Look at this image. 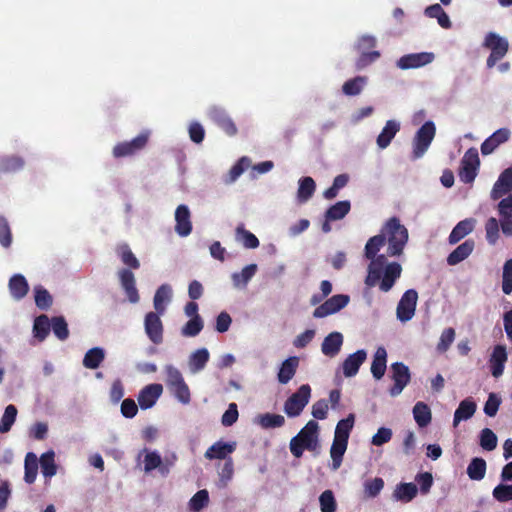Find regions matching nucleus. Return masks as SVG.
<instances>
[{
  "label": "nucleus",
  "mask_w": 512,
  "mask_h": 512,
  "mask_svg": "<svg viewBox=\"0 0 512 512\" xmlns=\"http://www.w3.org/2000/svg\"><path fill=\"white\" fill-rule=\"evenodd\" d=\"M169 390L181 403L188 404L190 402V390L184 380L179 384L171 386Z\"/></svg>",
  "instance_id": "56"
},
{
  "label": "nucleus",
  "mask_w": 512,
  "mask_h": 512,
  "mask_svg": "<svg viewBox=\"0 0 512 512\" xmlns=\"http://www.w3.org/2000/svg\"><path fill=\"white\" fill-rule=\"evenodd\" d=\"M400 130V124L395 120H388L382 131L377 137V145L380 149L387 148L397 132Z\"/></svg>",
  "instance_id": "28"
},
{
  "label": "nucleus",
  "mask_w": 512,
  "mask_h": 512,
  "mask_svg": "<svg viewBox=\"0 0 512 512\" xmlns=\"http://www.w3.org/2000/svg\"><path fill=\"white\" fill-rule=\"evenodd\" d=\"M418 300V293L414 289H408L402 295L398 302L396 313L397 318L401 322H407L411 320L415 314L416 305Z\"/></svg>",
  "instance_id": "10"
},
{
  "label": "nucleus",
  "mask_w": 512,
  "mask_h": 512,
  "mask_svg": "<svg viewBox=\"0 0 512 512\" xmlns=\"http://www.w3.org/2000/svg\"><path fill=\"white\" fill-rule=\"evenodd\" d=\"M249 166L250 160L247 157L240 158L229 170L225 182L233 183Z\"/></svg>",
  "instance_id": "52"
},
{
  "label": "nucleus",
  "mask_w": 512,
  "mask_h": 512,
  "mask_svg": "<svg viewBox=\"0 0 512 512\" xmlns=\"http://www.w3.org/2000/svg\"><path fill=\"white\" fill-rule=\"evenodd\" d=\"M9 290L13 298L20 300L26 296L29 290L25 277L21 274H15L9 280Z\"/></svg>",
  "instance_id": "31"
},
{
  "label": "nucleus",
  "mask_w": 512,
  "mask_h": 512,
  "mask_svg": "<svg viewBox=\"0 0 512 512\" xmlns=\"http://www.w3.org/2000/svg\"><path fill=\"white\" fill-rule=\"evenodd\" d=\"M12 243V233L7 219L0 215V244L4 248L10 247Z\"/></svg>",
  "instance_id": "63"
},
{
  "label": "nucleus",
  "mask_w": 512,
  "mask_h": 512,
  "mask_svg": "<svg viewBox=\"0 0 512 512\" xmlns=\"http://www.w3.org/2000/svg\"><path fill=\"white\" fill-rule=\"evenodd\" d=\"M417 492L418 488L416 484L412 482L400 483L395 487L393 491V498L397 501L408 503L416 497Z\"/></svg>",
  "instance_id": "30"
},
{
  "label": "nucleus",
  "mask_w": 512,
  "mask_h": 512,
  "mask_svg": "<svg viewBox=\"0 0 512 512\" xmlns=\"http://www.w3.org/2000/svg\"><path fill=\"white\" fill-rule=\"evenodd\" d=\"M366 83V77L356 76L352 79L347 80L343 86L342 91L347 96H356L361 93Z\"/></svg>",
  "instance_id": "45"
},
{
  "label": "nucleus",
  "mask_w": 512,
  "mask_h": 512,
  "mask_svg": "<svg viewBox=\"0 0 512 512\" xmlns=\"http://www.w3.org/2000/svg\"><path fill=\"white\" fill-rule=\"evenodd\" d=\"M475 222L473 218H467L458 222L449 235V243L456 244L470 234L475 227Z\"/></svg>",
  "instance_id": "26"
},
{
  "label": "nucleus",
  "mask_w": 512,
  "mask_h": 512,
  "mask_svg": "<svg viewBox=\"0 0 512 512\" xmlns=\"http://www.w3.org/2000/svg\"><path fill=\"white\" fill-rule=\"evenodd\" d=\"M510 135L511 133L508 128H500L496 130L481 144V153L483 155H489L493 153L498 146L509 140Z\"/></svg>",
  "instance_id": "19"
},
{
  "label": "nucleus",
  "mask_w": 512,
  "mask_h": 512,
  "mask_svg": "<svg viewBox=\"0 0 512 512\" xmlns=\"http://www.w3.org/2000/svg\"><path fill=\"white\" fill-rule=\"evenodd\" d=\"M148 139L149 132L145 131L140 133L131 141L120 142L114 146L113 156L115 158L133 156L145 148L148 143Z\"/></svg>",
  "instance_id": "9"
},
{
  "label": "nucleus",
  "mask_w": 512,
  "mask_h": 512,
  "mask_svg": "<svg viewBox=\"0 0 512 512\" xmlns=\"http://www.w3.org/2000/svg\"><path fill=\"white\" fill-rule=\"evenodd\" d=\"M24 468V479L28 484H32L35 481L38 472V458L33 452L26 454Z\"/></svg>",
  "instance_id": "43"
},
{
  "label": "nucleus",
  "mask_w": 512,
  "mask_h": 512,
  "mask_svg": "<svg viewBox=\"0 0 512 512\" xmlns=\"http://www.w3.org/2000/svg\"><path fill=\"white\" fill-rule=\"evenodd\" d=\"M41 472L44 477L50 478L56 474V465L54 461V452L48 451L41 455L39 459Z\"/></svg>",
  "instance_id": "46"
},
{
  "label": "nucleus",
  "mask_w": 512,
  "mask_h": 512,
  "mask_svg": "<svg viewBox=\"0 0 512 512\" xmlns=\"http://www.w3.org/2000/svg\"><path fill=\"white\" fill-rule=\"evenodd\" d=\"M163 392L161 384L153 383L145 386L138 394V403L141 409H149L155 405Z\"/></svg>",
  "instance_id": "17"
},
{
  "label": "nucleus",
  "mask_w": 512,
  "mask_h": 512,
  "mask_svg": "<svg viewBox=\"0 0 512 512\" xmlns=\"http://www.w3.org/2000/svg\"><path fill=\"white\" fill-rule=\"evenodd\" d=\"M209 358L210 354L206 348H200L193 352L189 357V368L191 372L196 373L203 370Z\"/></svg>",
  "instance_id": "35"
},
{
  "label": "nucleus",
  "mask_w": 512,
  "mask_h": 512,
  "mask_svg": "<svg viewBox=\"0 0 512 512\" xmlns=\"http://www.w3.org/2000/svg\"><path fill=\"white\" fill-rule=\"evenodd\" d=\"M51 330V323L46 315H40L35 318L33 325V333L35 338L43 341Z\"/></svg>",
  "instance_id": "44"
},
{
  "label": "nucleus",
  "mask_w": 512,
  "mask_h": 512,
  "mask_svg": "<svg viewBox=\"0 0 512 512\" xmlns=\"http://www.w3.org/2000/svg\"><path fill=\"white\" fill-rule=\"evenodd\" d=\"M35 303L39 309L46 310L52 305V297L50 293L42 286H37L34 289Z\"/></svg>",
  "instance_id": "54"
},
{
  "label": "nucleus",
  "mask_w": 512,
  "mask_h": 512,
  "mask_svg": "<svg viewBox=\"0 0 512 512\" xmlns=\"http://www.w3.org/2000/svg\"><path fill=\"white\" fill-rule=\"evenodd\" d=\"M387 352L384 347H378L371 364V373L376 380H380L386 371Z\"/></svg>",
  "instance_id": "29"
},
{
  "label": "nucleus",
  "mask_w": 512,
  "mask_h": 512,
  "mask_svg": "<svg viewBox=\"0 0 512 512\" xmlns=\"http://www.w3.org/2000/svg\"><path fill=\"white\" fill-rule=\"evenodd\" d=\"M318 429V423L314 420H310L300 432L291 439L290 451L293 456L300 458L305 449L309 451H315L317 449L319 445Z\"/></svg>",
  "instance_id": "4"
},
{
  "label": "nucleus",
  "mask_w": 512,
  "mask_h": 512,
  "mask_svg": "<svg viewBox=\"0 0 512 512\" xmlns=\"http://www.w3.org/2000/svg\"><path fill=\"white\" fill-rule=\"evenodd\" d=\"M480 165V159L476 148H469L462 160L459 170V178L465 183H472L477 176V170Z\"/></svg>",
  "instance_id": "8"
},
{
  "label": "nucleus",
  "mask_w": 512,
  "mask_h": 512,
  "mask_svg": "<svg viewBox=\"0 0 512 512\" xmlns=\"http://www.w3.org/2000/svg\"><path fill=\"white\" fill-rule=\"evenodd\" d=\"M393 386L389 389L392 397H396L402 393L404 388L411 380V374L407 365L402 362H395L391 365Z\"/></svg>",
  "instance_id": "11"
},
{
  "label": "nucleus",
  "mask_w": 512,
  "mask_h": 512,
  "mask_svg": "<svg viewBox=\"0 0 512 512\" xmlns=\"http://www.w3.org/2000/svg\"><path fill=\"white\" fill-rule=\"evenodd\" d=\"M158 312H149L145 316L144 327L148 338L154 344L163 342V323Z\"/></svg>",
  "instance_id": "13"
},
{
  "label": "nucleus",
  "mask_w": 512,
  "mask_h": 512,
  "mask_svg": "<svg viewBox=\"0 0 512 512\" xmlns=\"http://www.w3.org/2000/svg\"><path fill=\"white\" fill-rule=\"evenodd\" d=\"M209 503V494L208 491L203 489L199 490L194 494V496L190 499L189 505L191 510L198 512L206 507Z\"/></svg>",
  "instance_id": "57"
},
{
  "label": "nucleus",
  "mask_w": 512,
  "mask_h": 512,
  "mask_svg": "<svg viewBox=\"0 0 512 512\" xmlns=\"http://www.w3.org/2000/svg\"><path fill=\"white\" fill-rule=\"evenodd\" d=\"M350 297L345 294L333 295L327 299L324 303L316 307L313 312V317L324 318L328 315L337 313L348 305Z\"/></svg>",
  "instance_id": "12"
},
{
  "label": "nucleus",
  "mask_w": 512,
  "mask_h": 512,
  "mask_svg": "<svg viewBox=\"0 0 512 512\" xmlns=\"http://www.w3.org/2000/svg\"><path fill=\"white\" fill-rule=\"evenodd\" d=\"M475 247V242L472 239H468L458 247H456L447 257V263L450 266L457 265L462 262L473 252Z\"/></svg>",
  "instance_id": "25"
},
{
  "label": "nucleus",
  "mask_w": 512,
  "mask_h": 512,
  "mask_svg": "<svg viewBox=\"0 0 512 512\" xmlns=\"http://www.w3.org/2000/svg\"><path fill=\"white\" fill-rule=\"evenodd\" d=\"M367 353L365 350H357L355 353L350 354L343 362V374L345 377L355 376L360 366L365 362Z\"/></svg>",
  "instance_id": "22"
},
{
  "label": "nucleus",
  "mask_w": 512,
  "mask_h": 512,
  "mask_svg": "<svg viewBox=\"0 0 512 512\" xmlns=\"http://www.w3.org/2000/svg\"><path fill=\"white\" fill-rule=\"evenodd\" d=\"M175 231L181 237L188 236L192 231L191 214L189 208L181 204L175 211Z\"/></svg>",
  "instance_id": "18"
},
{
  "label": "nucleus",
  "mask_w": 512,
  "mask_h": 512,
  "mask_svg": "<svg viewBox=\"0 0 512 512\" xmlns=\"http://www.w3.org/2000/svg\"><path fill=\"white\" fill-rule=\"evenodd\" d=\"M236 449V442L226 443L223 441H217L211 445L205 452L204 456L206 459H227L228 455L233 453Z\"/></svg>",
  "instance_id": "23"
},
{
  "label": "nucleus",
  "mask_w": 512,
  "mask_h": 512,
  "mask_svg": "<svg viewBox=\"0 0 512 512\" xmlns=\"http://www.w3.org/2000/svg\"><path fill=\"white\" fill-rule=\"evenodd\" d=\"M203 327V319L201 318V316H196L195 318H191L181 328V335L184 337H195L202 331Z\"/></svg>",
  "instance_id": "48"
},
{
  "label": "nucleus",
  "mask_w": 512,
  "mask_h": 512,
  "mask_svg": "<svg viewBox=\"0 0 512 512\" xmlns=\"http://www.w3.org/2000/svg\"><path fill=\"white\" fill-rule=\"evenodd\" d=\"M381 235L388 243L387 255L389 257L400 256L408 242V230L401 224L398 217L389 218L380 230Z\"/></svg>",
  "instance_id": "3"
},
{
  "label": "nucleus",
  "mask_w": 512,
  "mask_h": 512,
  "mask_svg": "<svg viewBox=\"0 0 512 512\" xmlns=\"http://www.w3.org/2000/svg\"><path fill=\"white\" fill-rule=\"evenodd\" d=\"M105 358V352L100 347L89 349L83 359L84 367L88 369H97Z\"/></svg>",
  "instance_id": "41"
},
{
  "label": "nucleus",
  "mask_w": 512,
  "mask_h": 512,
  "mask_svg": "<svg viewBox=\"0 0 512 512\" xmlns=\"http://www.w3.org/2000/svg\"><path fill=\"white\" fill-rule=\"evenodd\" d=\"M512 191V167L505 169L495 182L492 191L491 198L497 200L502 198L504 195Z\"/></svg>",
  "instance_id": "20"
},
{
  "label": "nucleus",
  "mask_w": 512,
  "mask_h": 512,
  "mask_svg": "<svg viewBox=\"0 0 512 512\" xmlns=\"http://www.w3.org/2000/svg\"><path fill=\"white\" fill-rule=\"evenodd\" d=\"M351 205L348 200H343L330 206L325 213L327 221H336L344 218L350 211Z\"/></svg>",
  "instance_id": "36"
},
{
  "label": "nucleus",
  "mask_w": 512,
  "mask_h": 512,
  "mask_svg": "<svg viewBox=\"0 0 512 512\" xmlns=\"http://www.w3.org/2000/svg\"><path fill=\"white\" fill-rule=\"evenodd\" d=\"M497 210L503 234L512 236V194H509L498 203Z\"/></svg>",
  "instance_id": "16"
},
{
  "label": "nucleus",
  "mask_w": 512,
  "mask_h": 512,
  "mask_svg": "<svg viewBox=\"0 0 512 512\" xmlns=\"http://www.w3.org/2000/svg\"><path fill=\"white\" fill-rule=\"evenodd\" d=\"M485 231L487 241L494 245L499 238V222L496 218L491 217L486 221Z\"/></svg>",
  "instance_id": "59"
},
{
  "label": "nucleus",
  "mask_w": 512,
  "mask_h": 512,
  "mask_svg": "<svg viewBox=\"0 0 512 512\" xmlns=\"http://www.w3.org/2000/svg\"><path fill=\"white\" fill-rule=\"evenodd\" d=\"M413 416L419 427H426L431 422V411L424 402H417L413 407Z\"/></svg>",
  "instance_id": "42"
},
{
  "label": "nucleus",
  "mask_w": 512,
  "mask_h": 512,
  "mask_svg": "<svg viewBox=\"0 0 512 512\" xmlns=\"http://www.w3.org/2000/svg\"><path fill=\"white\" fill-rule=\"evenodd\" d=\"M348 442L333 439L330 449V456L332 458V470L336 471L340 468L343 460V455L346 452Z\"/></svg>",
  "instance_id": "37"
},
{
  "label": "nucleus",
  "mask_w": 512,
  "mask_h": 512,
  "mask_svg": "<svg viewBox=\"0 0 512 512\" xmlns=\"http://www.w3.org/2000/svg\"><path fill=\"white\" fill-rule=\"evenodd\" d=\"M483 46L491 50L486 62L488 68L494 67L509 49L508 41L494 32H489L486 35Z\"/></svg>",
  "instance_id": "6"
},
{
  "label": "nucleus",
  "mask_w": 512,
  "mask_h": 512,
  "mask_svg": "<svg viewBox=\"0 0 512 512\" xmlns=\"http://www.w3.org/2000/svg\"><path fill=\"white\" fill-rule=\"evenodd\" d=\"M259 424L265 428H279L285 424V418L280 414L265 413L259 416Z\"/></svg>",
  "instance_id": "49"
},
{
  "label": "nucleus",
  "mask_w": 512,
  "mask_h": 512,
  "mask_svg": "<svg viewBox=\"0 0 512 512\" xmlns=\"http://www.w3.org/2000/svg\"><path fill=\"white\" fill-rule=\"evenodd\" d=\"M162 459L161 456L155 452H147L144 458V470L146 472H150L156 468H159L162 473H164V468L161 466Z\"/></svg>",
  "instance_id": "60"
},
{
  "label": "nucleus",
  "mask_w": 512,
  "mask_h": 512,
  "mask_svg": "<svg viewBox=\"0 0 512 512\" xmlns=\"http://www.w3.org/2000/svg\"><path fill=\"white\" fill-rule=\"evenodd\" d=\"M115 251L121 262L128 267L120 269L117 273L120 285L129 302L133 304L138 303L140 296L136 288V280L132 269H139L140 262L127 243L118 244Z\"/></svg>",
  "instance_id": "2"
},
{
  "label": "nucleus",
  "mask_w": 512,
  "mask_h": 512,
  "mask_svg": "<svg viewBox=\"0 0 512 512\" xmlns=\"http://www.w3.org/2000/svg\"><path fill=\"white\" fill-rule=\"evenodd\" d=\"M354 414H349L345 419L340 420L335 428L334 439L348 442L349 435L354 426Z\"/></svg>",
  "instance_id": "39"
},
{
  "label": "nucleus",
  "mask_w": 512,
  "mask_h": 512,
  "mask_svg": "<svg viewBox=\"0 0 512 512\" xmlns=\"http://www.w3.org/2000/svg\"><path fill=\"white\" fill-rule=\"evenodd\" d=\"M321 512H335L336 501L331 490H325L319 497Z\"/></svg>",
  "instance_id": "62"
},
{
  "label": "nucleus",
  "mask_w": 512,
  "mask_h": 512,
  "mask_svg": "<svg viewBox=\"0 0 512 512\" xmlns=\"http://www.w3.org/2000/svg\"><path fill=\"white\" fill-rule=\"evenodd\" d=\"M25 161L20 156L6 155L0 157V173H13L21 170Z\"/></svg>",
  "instance_id": "34"
},
{
  "label": "nucleus",
  "mask_w": 512,
  "mask_h": 512,
  "mask_svg": "<svg viewBox=\"0 0 512 512\" xmlns=\"http://www.w3.org/2000/svg\"><path fill=\"white\" fill-rule=\"evenodd\" d=\"M209 118L218 125L228 136L237 134V127L226 111L220 107H212L208 111Z\"/></svg>",
  "instance_id": "15"
},
{
  "label": "nucleus",
  "mask_w": 512,
  "mask_h": 512,
  "mask_svg": "<svg viewBox=\"0 0 512 512\" xmlns=\"http://www.w3.org/2000/svg\"><path fill=\"white\" fill-rule=\"evenodd\" d=\"M502 291L506 295L512 292V259L507 260L503 266Z\"/></svg>",
  "instance_id": "58"
},
{
  "label": "nucleus",
  "mask_w": 512,
  "mask_h": 512,
  "mask_svg": "<svg viewBox=\"0 0 512 512\" xmlns=\"http://www.w3.org/2000/svg\"><path fill=\"white\" fill-rule=\"evenodd\" d=\"M493 497L501 503L512 501V484H499L492 492Z\"/></svg>",
  "instance_id": "61"
},
{
  "label": "nucleus",
  "mask_w": 512,
  "mask_h": 512,
  "mask_svg": "<svg viewBox=\"0 0 512 512\" xmlns=\"http://www.w3.org/2000/svg\"><path fill=\"white\" fill-rule=\"evenodd\" d=\"M480 446L486 451H492L497 447V436L489 428H484L480 433Z\"/></svg>",
  "instance_id": "55"
},
{
  "label": "nucleus",
  "mask_w": 512,
  "mask_h": 512,
  "mask_svg": "<svg viewBox=\"0 0 512 512\" xmlns=\"http://www.w3.org/2000/svg\"><path fill=\"white\" fill-rule=\"evenodd\" d=\"M433 60L434 54L431 52L411 53L400 57L397 67L402 70L415 69L430 64Z\"/></svg>",
  "instance_id": "14"
},
{
  "label": "nucleus",
  "mask_w": 512,
  "mask_h": 512,
  "mask_svg": "<svg viewBox=\"0 0 512 512\" xmlns=\"http://www.w3.org/2000/svg\"><path fill=\"white\" fill-rule=\"evenodd\" d=\"M311 387L308 384L301 385L284 404V411L288 417H297L309 403Z\"/></svg>",
  "instance_id": "7"
},
{
  "label": "nucleus",
  "mask_w": 512,
  "mask_h": 512,
  "mask_svg": "<svg viewBox=\"0 0 512 512\" xmlns=\"http://www.w3.org/2000/svg\"><path fill=\"white\" fill-rule=\"evenodd\" d=\"M257 271L256 264H249L245 266L240 273H234L232 275L233 282L236 286L246 285Z\"/></svg>",
  "instance_id": "51"
},
{
  "label": "nucleus",
  "mask_w": 512,
  "mask_h": 512,
  "mask_svg": "<svg viewBox=\"0 0 512 512\" xmlns=\"http://www.w3.org/2000/svg\"><path fill=\"white\" fill-rule=\"evenodd\" d=\"M316 188L315 181L311 177H303L299 181L297 198L300 203L307 202L314 194Z\"/></svg>",
  "instance_id": "38"
},
{
  "label": "nucleus",
  "mask_w": 512,
  "mask_h": 512,
  "mask_svg": "<svg viewBox=\"0 0 512 512\" xmlns=\"http://www.w3.org/2000/svg\"><path fill=\"white\" fill-rule=\"evenodd\" d=\"M436 133L435 124L432 121L425 122L416 132L413 139L412 158H421L428 150Z\"/></svg>",
  "instance_id": "5"
},
{
  "label": "nucleus",
  "mask_w": 512,
  "mask_h": 512,
  "mask_svg": "<svg viewBox=\"0 0 512 512\" xmlns=\"http://www.w3.org/2000/svg\"><path fill=\"white\" fill-rule=\"evenodd\" d=\"M299 366V358L291 356L284 360L280 366L277 379L281 384H287L295 375Z\"/></svg>",
  "instance_id": "27"
},
{
  "label": "nucleus",
  "mask_w": 512,
  "mask_h": 512,
  "mask_svg": "<svg viewBox=\"0 0 512 512\" xmlns=\"http://www.w3.org/2000/svg\"><path fill=\"white\" fill-rule=\"evenodd\" d=\"M237 240L240 241L245 248L255 249L259 246L258 238L250 231L246 230L243 226L236 229Z\"/></svg>",
  "instance_id": "47"
},
{
  "label": "nucleus",
  "mask_w": 512,
  "mask_h": 512,
  "mask_svg": "<svg viewBox=\"0 0 512 512\" xmlns=\"http://www.w3.org/2000/svg\"><path fill=\"white\" fill-rule=\"evenodd\" d=\"M501 398L496 393H490L484 405V413L489 417H494L500 407Z\"/></svg>",
  "instance_id": "64"
},
{
  "label": "nucleus",
  "mask_w": 512,
  "mask_h": 512,
  "mask_svg": "<svg viewBox=\"0 0 512 512\" xmlns=\"http://www.w3.org/2000/svg\"><path fill=\"white\" fill-rule=\"evenodd\" d=\"M17 416V408L10 404L5 408L4 414L0 421V433H7L10 431Z\"/></svg>",
  "instance_id": "50"
},
{
  "label": "nucleus",
  "mask_w": 512,
  "mask_h": 512,
  "mask_svg": "<svg viewBox=\"0 0 512 512\" xmlns=\"http://www.w3.org/2000/svg\"><path fill=\"white\" fill-rule=\"evenodd\" d=\"M486 461L483 458L475 457L467 467V474L471 480L480 481L486 474Z\"/></svg>",
  "instance_id": "40"
},
{
  "label": "nucleus",
  "mask_w": 512,
  "mask_h": 512,
  "mask_svg": "<svg viewBox=\"0 0 512 512\" xmlns=\"http://www.w3.org/2000/svg\"><path fill=\"white\" fill-rule=\"evenodd\" d=\"M383 235L379 233L371 237L364 249V255L370 260L367 268V276L365 278V285L367 287H374L379 284V289L383 292L390 291L395 282L400 278L402 267L398 262H387V253L379 254L380 249L385 245Z\"/></svg>",
  "instance_id": "1"
},
{
  "label": "nucleus",
  "mask_w": 512,
  "mask_h": 512,
  "mask_svg": "<svg viewBox=\"0 0 512 512\" xmlns=\"http://www.w3.org/2000/svg\"><path fill=\"white\" fill-rule=\"evenodd\" d=\"M172 296V289L168 284H162L154 295L153 304L156 312L159 314H164L165 305L170 301Z\"/></svg>",
  "instance_id": "32"
},
{
  "label": "nucleus",
  "mask_w": 512,
  "mask_h": 512,
  "mask_svg": "<svg viewBox=\"0 0 512 512\" xmlns=\"http://www.w3.org/2000/svg\"><path fill=\"white\" fill-rule=\"evenodd\" d=\"M343 344V336L340 332H332L328 334L321 345L322 353L328 357H335Z\"/></svg>",
  "instance_id": "24"
},
{
  "label": "nucleus",
  "mask_w": 512,
  "mask_h": 512,
  "mask_svg": "<svg viewBox=\"0 0 512 512\" xmlns=\"http://www.w3.org/2000/svg\"><path fill=\"white\" fill-rule=\"evenodd\" d=\"M476 407V403L470 399L461 401L454 413L453 425L457 426L460 421L471 418L476 411Z\"/></svg>",
  "instance_id": "33"
},
{
  "label": "nucleus",
  "mask_w": 512,
  "mask_h": 512,
  "mask_svg": "<svg viewBox=\"0 0 512 512\" xmlns=\"http://www.w3.org/2000/svg\"><path fill=\"white\" fill-rule=\"evenodd\" d=\"M455 329L452 327L446 328L442 331L439 342L437 344V351L445 353L455 340Z\"/></svg>",
  "instance_id": "53"
},
{
  "label": "nucleus",
  "mask_w": 512,
  "mask_h": 512,
  "mask_svg": "<svg viewBox=\"0 0 512 512\" xmlns=\"http://www.w3.org/2000/svg\"><path fill=\"white\" fill-rule=\"evenodd\" d=\"M507 358L506 347L496 345L489 360L493 377L499 378L503 374Z\"/></svg>",
  "instance_id": "21"
}]
</instances>
